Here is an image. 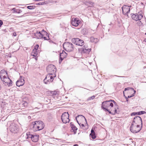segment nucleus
Masks as SVG:
<instances>
[{
  "mask_svg": "<svg viewBox=\"0 0 146 146\" xmlns=\"http://www.w3.org/2000/svg\"><path fill=\"white\" fill-rule=\"evenodd\" d=\"M91 133L90 134H94V133H95V132H94V130L93 129V128L91 129Z\"/></svg>",
  "mask_w": 146,
  "mask_h": 146,
  "instance_id": "42",
  "label": "nucleus"
},
{
  "mask_svg": "<svg viewBox=\"0 0 146 146\" xmlns=\"http://www.w3.org/2000/svg\"><path fill=\"white\" fill-rule=\"evenodd\" d=\"M57 94V93L56 91L52 92L51 93V94H52V96H53L56 95Z\"/></svg>",
  "mask_w": 146,
  "mask_h": 146,
  "instance_id": "37",
  "label": "nucleus"
},
{
  "mask_svg": "<svg viewBox=\"0 0 146 146\" xmlns=\"http://www.w3.org/2000/svg\"><path fill=\"white\" fill-rule=\"evenodd\" d=\"M67 55V54L64 51H63L62 52L60 53V56L63 58H66Z\"/></svg>",
  "mask_w": 146,
  "mask_h": 146,
  "instance_id": "25",
  "label": "nucleus"
},
{
  "mask_svg": "<svg viewBox=\"0 0 146 146\" xmlns=\"http://www.w3.org/2000/svg\"><path fill=\"white\" fill-rule=\"evenodd\" d=\"M80 124V125H81L82 127H83L84 126V125L83 124H81V123Z\"/></svg>",
  "mask_w": 146,
  "mask_h": 146,
  "instance_id": "49",
  "label": "nucleus"
},
{
  "mask_svg": "<svg viewBox=\"0 0 146 146\" xmlns=\"http://www.w3.org/2000/svg\"><path fill=\"white\" fill-rule=\"evenodd\" d=\"M84 117L85 119H85V117L83 115H78L76 117V120L77 123L79 124V125L80 126V123H79L78 121V120H77L78 118L79 117Z\"/></svg>",
  "mask_w": 146,
  "mask_h": 146,
  "instance_id": "30",
  "label": "nucleus"
},
{
  "mask_svg": "<svg viewBox=\"0 0 146 146\" xmlns=\"http://www.w3.org/2000/svg\"><path fill=\"white\" fill-rule=\"evenodd\" d=\"M46 70L47 72L49 73L55 74L56 69L54 65L52 64H50L47 67Z\"/></svg>",
  "mask_w": 146,
  "mask_h": 146,
  "instance_id": "9",
  "label": "nucleus"
},
{
  "mask_svg": "<svg viewBox=\"0 0 146 146\" xmlns=\"http://www.w3.org/2000/svg\"><path fill=\"white\" fill-rule=\"evenodd\" d=\"M27 8L30 10L34 9L36 8L35 6H29L27 7Z\"/></svg>",
  "mask_w": 146,
  "mask_h": 146,
  "instance_id": "28",
  "label": "nucleus"
},
{
  "mask_svg": "<svg viewBox=\"0 0 146 146\" xmlns=\"http://www.w3.org/2000/svg\"><path fill=\"white\" fill-rule=\"evenodd\" d=\"M41 32V33H42L44 35L46 34V35H48V34L47 33L46 31H44L43 29Z\"/></svg>",
  "mask_w": 146,
  "mask_h": 146,
  "instance_id": "38",
  "label": "nucleus"
},
{
  "mask_svg": "<svg viewBox=\"0 0 146 146\" xmlns=\"http://www.w3.org/2000/svg\"><path fill=\"white\" fill-rule=\"evenodd\" d=\"M72 128L71 132H73L74 134H76L77 130V128L74 124L71 125Z\"/></svg>",
  "mask_w": 146,
  "mask_h": 146,
  "instance_id": "22",
  "label": "nucleus"
},
{
  "mask_svg": "<svg viewBox=\"0 0 146 146\" xmlns=\"http://www.w3.org/2000/svg\"><path fill=\"white\" fill-rule=\"evenodd\" d=\"M45 4V2H40V3H36V5H44Z\"/></svg>",
  "mask_w": 146,
  "mask_h": 146,
  "instance_id": "35",
  "label": "nucleus"
},
{
  "mask_svg": "<svg viewBox=\"0 0 146 146\" xmlns=\"http://www.w3.org/2000/svg\"><path fill=\"white\" fill-rule=\"evenodd\" d=\"M25 83V80L22 78V76H20V78L16 82V85L19 87L23 86Z\"/></svg>",
  "mask_w": 146,
  "mask_h": 146,
  "instance_id": "17",
  "label": "nucleus"
},
{
  "mask_svg": "<svg viewBox=\"0 0 146 146\" xmlns=\"http://www.w3.org/2000/svg\"><path fill=\"white\" fill-rule=\"evenodd\" d=\"M129 90H132L134 92V94H135L136 93V91L134 90L133 88H131L130 87H128L126 88L125 89L124 91Z\"/></svg>",
  "mask_w": 146,
  "mask_h": 146,
  "instance_id": "27",
  "label": "nucleus"
},
{
  "mask_svg": "<svg viewBox=\"0 0 146 146\" xmlns=\"http://www.w3.org/2000/svg\"><path fill=\"white\" fill-rule=\"evenodd\" d=\"M145 34L146 35V33H145Z\"/></svg>",
  "mask_w": 146,
  "mask_h": 146,
  "instance_id": "58",
  "label": "nucleus"
},
{
  "mask_svg": "<svg viewBox=\"0 0 146 146\" xmlns=\"http://www.w3.org/2000/svg\"><path fill=\"white\" fill-rule=\"evenodd\" d=\"M124 91H123V93L124 94Z\"/></svg>",
  "mask_w": 146,
  "mask_h": 146,
  "instance_id": "56",
  "label": "nucleus"
},
{
  "mask_svg": "<svg viewBox=\"0 0 146 146\" xmlns=\"http://www.w3.org/2000/svg\"><path fill=\"white\" fill-rule=\"evenodd\" d=\"M6 75L8 76L7 71H5L4 70H1L0 72V77L1 80L6 77Z\"/></svg>",
  "mask_w": 146,
  "mask_h": 146,
  "instance_id": "19",
  "label": "nucleus"
},
{
  "mask_svg": "<svg viewBox=\"0 0 146 146\" xmlns=\"http://www.w3.org/2000/svg\"><path fill=\"white\" fill-rule=\"evenodd\" d=\"M33 135L31 134L30 132H28L27 133L26 135L25 136V139L31 138H31H32Z\"/></svg>",
  "mask_w": 146,
  "mask_h": 146,
  "instance_id": "24",
  "label": "nucleus"
},
{
  "mask_svg": "<svg viewBox=\"0 0 146 146\" xmlns=\"http://www.w3.org/2000/svg\"><path fill=\"white\" fill-rule=\"evenodd\" d=\"M13 35L14 36H16V33L15 32H14L13 33Z\"/></svg>",
  "mask_w": 146,
  "mask_h": 146,
  "instance_id": "48",
  "label": "nucleus"
},
{
  "mask_svg": "<svg viewBox=\"0 0 146 146\" xmlns=\"http://www.w3.org/2000/svg\"><path fill=\"white\" fill-rule=\"evenodd\" d=\"M45 34V35H46L47 36V37H48V36H49L48 35H46V34Z\"/></svg>",
  "mask_w": 146,
  "mask_h": 146,
  "instance_id": "52",
  "label": "nucleus"
},
{
  "mask_svg": "<svg viewBox=\"0 0 146 146\" xmlns=\"http://www.w3.org/2000/svg\"><path fill=\"white\" fill-rule=\"evenodd\" d=\"M98 40L97 38H95L92 36L90 38V41L92 42H94L96 43L98 42Z\"/></svg>",
  "mask_w": 146,
  "mask_h": 146,
  "instance_id": "23",
  "label": "nucleus"
},
{
  "mask_svg": "<svg viewBox=\"0 0 146 146\" xmlns=\"http://www.w3.org/2000/svg\"><path fill=\"white\" fill-rule=\"evenodd\" d=\"M3 82L5 83H7L8 86H11L12 85V81L9 78V77H7V76L6 77L4 78L1 80Z\"/></svg>",
  "mask_w": 146,
  "mask_h": 146,
  "instance_id": "14",
  "label": "nucleus"
},
{
  "mask_svg": "<svg viewBox=\"0 0 146 146\" xmlns=\"http://www.w3.org/2000/svg\"><path fill=\"white\" fill-rule=\"evenodd\" d=\"M34 36L35 38H41L43 37V34L41 33V32L40 31H36L35 33H34Z\"/></svg>",
  "mask_w": 146,
  "mask_h": 146,
  "instance_id": "20",
  "label": "nucleus"
},
{
  "mask_svg": "<svg viewBox=\"0 0 146 146\" xmlns=\"http://www.w3.org/2000/svg\"><path fill=\"white\" fill-rule=\"evenodd\" d=\"M56 77L55 74L49 73L47 75L44 80V83L46 84H49L53 81L54 78Z\"/></svg>",
  "mask_w": 146,
  "mask_h": 146,
  "instance_id": "3",
  "label": "nucleus"
},
{
  "mask_svg": "<svg viewBox=\"0 0 146 146\" xmlns=\"http://www.w3.org/2000/svg\"><path fill=\"white\" fill-rule=\"evenodd\" d=\"M126 98V100L127 101H128V100H127V98L126 97H125Z\"/></svg>",
  "mask_w": 146,
  "mask_h": 146,
  "instance_id": "51",
  "label": "nucleus"
},
{
  "mask_svg": "<svg viewBox=\"0 0 146 146\" xmlns=\"http://www.w3.org/2000/svg\"><path fill=\"white\" fill-rule=\"evenodd\" d=\"M90 135L91 136L92 138L94 139L96 138V137L95 133L94 134H90Z\"/></svg>",
  "mask_w": 146,
  "mask_h": 146,
  "instance_id": "31",
  "label": "nucleus"
},
{
  "mask_svg": "<svg viewBox=\"0 0 146 146\" xmlns=\"http://www.w3.org/2000/svg\"><path fill=\"white\" fill-rule=\"evenodd\" d=\"M117 104L113 100H109L103 102L102 103L101 108L105 111L108 110V108L110 107H113V104Z\"/></svg>",
  "mask_w": 146,
  "mask_h": 146,
  "instance_id": "1",
  "label": "nucleus"
},
{
  "mask_svg": "<svg viewBox=\"0 0 146 146\" xmlns=\"http://www.w3.org/2000/svg\"><path fill=\"white\" fill-rule=\"evenodd\" d=\"M39 46V45L38 44H36V45L35 46H34V49L33 50H37Z\"/></svg>",
  "mask_w": 146,
  "mask_h": 146,
  "instance_id": "34",
  "label": "nucleus"
},
{
  "mask_svg": "<svg viewBox=\"0 0 146 146\" xmlns=\"http://www.w3.org/2000/svg\"><path fill=\"white\" fill-rule=\"evenodd\" d=\"M63 46L65 50L69 52L73 51L74 49L73 45L71 43L69 42L64 43Z\"/></svg>",
  "mask_w": 146,
  "mask_h": 146,
  "instance_id": "4",
  "label": "nucleus"
},
{
  "mask_svg": "<svg viewBox=\"0 0 146 146\" xmlns=\"http://www.w3.org/2000/svg\"><path fill=\"white\" fill-rule=\"evenodd\" d=\"M38 53L37 50H33L32 52L31 55L34 57H36V56L38 54Z\"/></svg>",
  "mask_w": 146,
  "mask_h": 146,
  "instance_id": "26",
  "label": "nucleus"
},
{
  "mask_svg": "<svg viewBox=\"0 0 146 146\" xmlns=\"http://www.w3.org/2000/svg\"><path fill=\"white\" fill-rule=\"evenodd\" d=\"M36 124L38 126V131H40L43 129L44 127V125L43 122L41 121H37Z\"/></svg>",
  "mask_w": 146,
  "mask_h": 146,
  "instance_id": "16",
  "label": "nucleus"
},
{
  "mask_svg": "<svg viewBox=\"0 0 146 146\" xmlns=\"http://www.w3.org/2000/svg\"><path fill=\"white\" fill-rule=\"evenodd\" d=\"M72 41L73 43L79 46H82L84 44L83 40L78 38H74L72 39Z\"/></svg>",
  "mask_w": 146,
  "mask_h": 146,
  "instance_id": "8",
  "label": "nucleus"
},
{
  "mask_svg": "<svg viewBox=\"0 0 146 146\" xmlns=\"http://www.w3.org/2000/svg\"><path fill=\"white\" fill-rule=\"evenodd\" d=\"M22 12V11L20 9H17L16 10V13H20Z\"/></svg>",
  "mask_w": 146,
  "mask_h": 146,
  "instance_id": "36",
  "label": "nucleus"
},
{
  "mask_svg": "<svg viewBox=\"0 0 146 146\" xmlns=\"http://www.w3.org/2000/svg\"><path fill=\"white\" fill-rule=\"evenodd\" d=\"M44 35L43 34V37H42V38H43L44 39V40H48L49 39V36H48V37H45V36H44Z\"/></svg>",
  "mask_w": 146,
  "mask_h": 146,
  "instance_id": "33",
  "label": "nucleus"
},
{
  "mask_svg": "<svg viewBox=\"0 0 146 146\" xmlns=\"http://www.w3.org/2000/svg\"><path fill=\"white\" fill-rule=\"evenodd\" d=\"M8 129L11 133H17L19 130L18 125L14 123H12L10 124Z\"/></svg>",
  "mask_w": 146,
  "mask_h": 146,
  "instance_id": "5",
  "label": "nucleus"
},
{
  "mask_svg": "<svg viewBox=\"0 0 146 146\" xmlns=\"http://www.w3.org/2000/svg\"><path fill=\"white\" fill-rule=\"evenodd\" d=\"M39 135H33L31 140L34 142H36L38 141V140Z\"/></svg>",
  "mask_w": 146,
  "mask_h": 146,
  "instance_id": "21",
  "label": "nucleus"
},
{
  "mask_svg": "<svg viewBox=\"0 0 146 146\" xmlns=\"http://www.w3.org/2000/svg\"><path fill=\"white\" fill-rule=\"evenodd\" d=\"M134 94V93L132 95H131L130 96H128V98H131V97H132L133 96H134V94Z\"/></svg>",
  "mask_w": 146,
  "mask_h": 146,
  "instance_id": "46",
  "label": "nucleus"
},
{
  "mask_svg": "<svg viewBox=\"0 0 146 146\" xmlns=\"http://www.w3.org/2000/svg\"><path fill=\"white\" fill-rule=\"evenodd\" d=\"M3 23L2 20H0V27H1L2 25L3 24Z\"/></svg>",
  "mask_w": 146,
  "mask_h": 146,
  "instance_id": "43",
  "label": "nucleus"
},
{
  "mask_svg": "<svg viewBox=\"0 0 146 146\" xmlns=\"http://www.w3.org/2000/svg\"><path fill=\"white\" fill-rule=\"evenodd\" d=\"M131 7V6H127L126 5H124L121 7L122 10L123 14L125 15H126L127 17H128V14L130 12V7Z\"/></svg>",
  "mask_w": 146,
  "mask_h": 146,
  "instance_id": "10",
  "label": "nucleus"
},
{
  "mask_svg": "<svg viewBox=\"0 0 146 146\" xmlns=\"http://www.w3.org/2000/svg\"><path fill=\"white\" fill-rule=\"evenodd\" d=\"M70 124H71V125H72L73 124H72V122H71L70 123Z\"/></svg>",
  "mask_w": 146,
  "mask_h": 146,
  "instance_id": "53",
  "label": "nucleus"
},
{
  "mask_svg": "<svg viewBox=\"0 0 146 146\" xmlns=\"http://www.w3.org/2000/svg\"><path fill=\"white\" fill-rule=\"evenodd\" d=\"M144 68H145V67H144Z\"/></svg>",
  "mask_w": 146,
  "mask_h": 146,
  "instance_id": "57",
  "label": "nucleus"
},
{
  "mask_svg": "<svg viewBox=\"0 0 146 146\" xmlns=\"http://www.w3.org/2000/svg\"><path fill=\"white\" fill-rule=\"evenodd\" d=\"M142 125L141 126L139 124L135 125L133 122H132L130 126V131L133 133H136L139 132L141 129Z\"/></svg>",
  "mask_w": 146,
  "mask_h": 146,
  "instance_id": "2",
  "label": "nucleus"
},
{
  "mask_svg": "<svg viewBox=\"0 0 146 146\" xmlns=\"http://www.w3.org/2000/svg\"><path fill=\"white\" fill-rule=\"evenodd\" d=\"M131 17L132 19L135 21L141 20L143 17V16L141 14H131Z\"/></svg>",
  "mask_w": 146,
  "mask_h": 146,
  "instance_id": "12",
  "label": "nucleus"
},
{
  "mask_svg": "<svg viewBox=\"0 0 146 146\" xmlns=\"http://www.w3.org/2000/svg\"><path fill=\"white\" fill-rule=\"evenodd\" d=\"M69 116L68 112H65L62 113L61 116V119L64 123H66L69 122Z\"/></svg>",
  "mask_w": 146,
  "mask_h": 146,
  "instance_id": "7",
  "label": "nucleus"
},
{
  "mask_svg": "<svg viewBox=\"0 0 146 146\" xmlns=\"http://www.w3.org/2000/svg\"><path fill=\"white\" fill-rule=\"evenodd\" d=\"M73 146H78V145L77 144H75Z\"/></svg>",
  "mask_w": 146,
  "mask_h": 146,
  "instance_id": "50",
  "label": "nucleus"
},
{
  "mask_svg": "<svg viewBox=\"0 0 146 146\" xmlns=\"http://www.w3.org/2000/svg\"><path fill=\"white\" fill-rule=\"evenodd\" d=\"M80 23V21L77 18H73L72 20L71 24L72 26L77 27Z\"/></svg>",
  "mask_w": 146,
  "mask_h": 146,
  "instance_id": "15",
  "label": "nucleus"
},
{
  "mask_svg": "<svg viewBox=\"0 0 146 146\" xmlns=\"http://www.w3.org/2000/svg\"><path fill=\"white\" fill-rule=\"evenodd\" d=\"M36 122V121L33 122L30 125V128L35 131H38Z\"/></svg>",
  "mask_w": 146,
  "mask_h": 146,
  "instance_id": "13",
  "label": "nucleus"
},
{
  "mask_svg": "<svg viewBox=\"0 0 146 146\" xmlns=\"http://www.w3.org/2000/svg\"><path fill=\"white\" fill-rule=\"evenodd\" d=\"M132 122L135 123V125L139 124L141 123V125H142V121L141 118L139 116H136L133 119Z\"/></svg>",
  "mask_w": 146,
  "mask_h": 146,
  "instance_id": "11",
  "label": "nucleus"
},
{
  "mask_svg": "<svg viewBox=\"0 0 146 146\" xmlns=\"http://www.w3.org/2000/svg\"><path fill=\"white\" fill-rule=\"evenodd\" d=\"M64 58L62 57H61L60 56V60H59V63H61V62L63 60Z\"/></svg>",
  "mask_w": 146,
  "mask_h": 146,
  "instance_id": "40",
  "label": "nucleus"
},
{
  "mask_svg": "<svg viewBox=\"0 0 146 146\" xmlns=\"http://www.w3.org/2000/svg\"><path fill=\"white\" fill-rule=\"evenodd\" d=\"M1 85L0 84V90H1Z\"/></svg>",
  "mask_w": 146,
  "mask_h": 146,
  "instance_id": "55",
  "label": "nucleus"
},
{
  "mask_svg": "<svg viewBox=\"0 0 146 146\" xmlns=\"http://www.w3.org/2000/svg\"><path fill=\"white\" fill-rule=\"evenodd\" d=\"M27 103L26 102H25L24 103H23V106H24L25 107L26 106H27Z\"/></svg>",
  "mask_w": 146,
  "mask_h": 146,
  "instance_id": "44",
  "label": "nucleus"
},
{
  "mask_svg": "<svg viewBox=\"0 0 146 146\" xmlns=\"http://www.w3.org/2000/svg\"><path fill=\"white\" fill-rule=\"evenodd\" d=\"M119 106L117 104L114 105V107H111L107 111H108L110 114L112 115L115 114V113H119V111H117V109H118Z\"/></svg>",
  "mask_w": 146,
  "mask_h": 146,
  "instance_id": "6",
  "label": "nucleus"
},
{
  "mask_svg": "<svg viewBox=\"0 0 146 146\" xmlns=\"http://www.w3.org/2000/svg\"><path fill=\"white\" fill-rule=\"evenodd\" d=\"M95 98V96H92L88 98L87 100L88 101L91 100H93Z\"/></svg>",
  "mask_w": 146,
  "mask_h": 146,
  "instance_id": "32",
  "label": "nucleus"
},
{
  "mask_svg": "<svg viewBox=\"0 0 146 146\" xmlns=\"http://www.w3.org/2000/svg\"><path fill=\"white\" fill-rule=\"evenodd\" d=\"M91 48H88L86 49L85 48H81L78 49V51L79 52H81L82 54L83 53H86L88 54L89 52L91 51Z\"/></svg>",
  "mask_w": 146,
  "mask_h": 146,
  "instance_id": "18",
  "label": "nucleus"
},
{
  "mask_svg": "<svg viewBox=\"0 0 146 146\" xmlns=\"http://www.w3.org/2000/svg\"><path fill=\"white\" fill-rule=\"evenodd\" d=\"M31 13L30 12H27V13H25L23 15L21 16H20L19 17H22L24 16L25 15H26V14H31Z\"/></svg>",
  "mask_w": 146,
  "mask_h": 146,
  "instance_id": "39",
  "label": "nucleus"
},
{
  "mask_svg": "<svg viewBox=\"0 0 146 146\" xmlns=\"http://www.w3.org/2000/svg\"><path fill=\"white\" fill-rule=\"evenodd\" d=\"M144 41L146 42V39H145Z\"/></svg>",
  "mask_w": 146,
  "mask_h": 146,
  "instance_id": "54",
  "label": "nucleus"
},
{
  "mask_svg": "<svg viewBox=\"0 0 146 146\" xmlns=\"http://www.w3.org/2000/svg\"><path fill=\"white\" fill-rule=\"evenodd\" d=\"M146 113V112L144 111H141L137 112V115H140Z\"/></svg>",
  "mask_w": 146,
  "mask_h": 146,
  "instance_id": "29",
  "label": "nucleus"
},
{
  "mask_svg": "<svg viewBox=\"0 0 146 146\" xmlns=\"http://www.w3.org/2000/svg\"><path fill=\"white\" fill-rule=\"evenodd\" d=\"M137 115V112H134L131 113V116L135 115Z\"/></svg>",
  "mask_w": 146,
  "mask_h": 146,
  "instance_id": "41",
  "label": "nucleus"
},
{
  "mask_svg": "<svg viewBox=\"0 0 146 146\" xmlns=\"http://www.w3.org/2000/svg\"><path fill=\"white\" fill-rule=\"evenodd\" d=\"M17 10V9H16L15 8H13V9H12V10L13 11H14V13H16V10Z\"/></svg>",
  "mask_w": 146,
  "mask_h": 146,
  "instance_id": "45",
  "label": "nucleus"
},
{
  "mask_svg": "<svg viewBox=\"0 0 146 146\" xmlns=\"http://www.w3.org/2000/svg\"><path fill=\"white\" fill-rule=\"evenodd\" d=\"M89 3L90 5H93L94 4V3L93 2H90Z\"/></svg>",
  "mask_w": 146,
  "mask_h": 146,
  "instance_id": "47",
  "label": "nucleus"
}]
</instances>
